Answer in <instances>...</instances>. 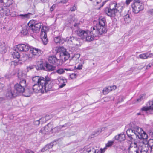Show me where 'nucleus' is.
<instances>
[{
    "label": "nucleus",
    "mask_w": 153,
    "mask_h": 153,
    "mask_svg": "<svg viewBox=\"0 0 153 153\" xmlns=\"http://www.w3.org/2000/svg\"><path fill=\"white\" fill-rule=\"evenodd\" d=\"M5 98L4 97H0V102L4 100Z\"/></svg>",
    "instance_id": "338daca9"
},
{
    "label": "nucleus",
    "mask_w": 153,
    "mask_h": 153,
    "mask_svg": "<svg viewBox=\"0 0 153 153\" xmlns=\"http://www.w3.org/2000/svg\"><path fill=\"white\" fill-rule=\"evenodd\" d=\"M53 145V143H50L46 145L41 150V152H43L52 147Z\"/></svg>",
    "instance_id": "cd10ccee"
},
{
    "label": "nucleus",
    "mask_w": 153,
    "mask_h": 153,
    "mask_svg": "<svg viewBox=\"0 0 153 153\" xmlns=\"http://www.w3.org/2000/svg\"><path fill=\"white\" fill-rule=\"evenodd\" d=\"M69 76L71 79L75 78L76 76V74L74 73H72L69 74Z\"/></svg>",
    "instance_id": "c03bdc74"
},
{
    "label": "nucleus",
    "mask_w": 153,
    "mask_h": 153,
    "mask_svg": "<svg viewBox=\"0 0 153 153\" xmlns=\"http://www.w3.org/2000/svg\"><path fill=\"white\" fill-rule=\"evenodd\" d=\"M42 25V23L40 22L36 23L34 20L30 21L27 24V25L29 28L35 33H38Z\"/></svg>",
    "instance_id": "20e7f679"
},
{
    "label": "nucleus",
    "mask_w": 153,
    "mask_h": 153,
    "mask_svg": "<svg viewBox=\"0 0 153 153\" xmlns=\"http://www.w3.org/2000/svg\"><path fill=\"white\" fill-rule=\"evenodd\" d=\"M68 0H61L60 1V2H59V3H63V4H65L66 3L67 1Z\"/></svg>",
    "instance_id": "bf43d9fd"
},
{
    "label": "nucleus",
    "mask_w": 153,
    "mask_h": 153,
    "mask_svg": "<svg viewBox=\"0 0 153 153\" xmlns=\"http://www.w3.org/2000/svg\"><path fill=\"white\" fill-rule=\"evenodd\" d=\"M107 2V1H104L103 2H102L101 5L100 6V7L99 8V9H100L101 7H102L104 4L106 3Z\"/></svg>",
    "instance_id": "4d7b16f0"
},
{
    "label": "nucleus",
    "mask_w": 153,
    "mask_h": 153,
    "mask_svg": "<svg viewBox=\"0 0 153 153\" xmlns=\"http://www.w3.org/2000/svg\"><path fill=\"white\" fill-rule=\"evenodd\" d=\"M149 143L150 146V152L153 151V139L149 140Z\"/></svg>",
    "instance_id": "58836bf2"
},
{
    "label": "nucleus",
    "mask_w": 153,
    "mask_h": 153,
    "mask_svg": "<svg viewBox=\"0 0 153 153\" xmlns=\"http://www.w3.org/2000/svg\"><path fill=\"white\" fill-rule=\"evenodd\" d=\"M131 7L133 9V12L136 14L137 13L144 8L143 4H133L131 5Z\"/></svg>",
    "instance_id": "9d476101"
},
{
    "label": "nucleus",
    "mask_w": 153,
    "mask_h": 153,
    "mask_svg": "<svg viewBox=\"0 0 153 153\" xmlns=\"http://www.w3.org/2000/svg\"><path fill=\"white\" fill-rule=\"evenodd\" d=\"M19 77L20 78V80L19 83H18V84L19 85L20 84L21 85L23 86L25 88L27 85L26 80L25 79H23L22 78H21L19 77Z\"/></svg>",
    "instance_id": "2f4dec72"
},
{
    "label": "nucleus",
    "mask_w": 153,
    "mask_h": 153,
    "mask_svg": "<svg viewBox=\"0 0 153 153\" xmlns=\"http://www.w3.org/2000/svg\"><path fill=\"white\" fill-rule=\"evenodd\" d=\"M32 80L34 82H37L38 84H43L44 83L45 85L51 83V79L48 76H45V77L36 76L33 78Z\"/></svg>",
    "instance_id": "39448f33"
},
{
    "label": "nucleus",
    "mask_w": 153,
    "mask_h": 153,
    "mask_svg": "<svg viewBox=\"0 0 153 153\" xmlns=\"http://www.w3.org/2000/svg\"><path fill=\"white\" fill-rule=\"evenodd\" d=\"M17 48L19 51L21 52H26L30 48L28 44H19L17 45Z\"/></svg>",
    "instance_id": "2eb2a0df"
},
{
    "label": "nucleus",
    "mask_w": 153,
    "mask_h": 153,
    "mask_svg": "<svg viewBox=\"0 0 153 153\" xmlns=\"http://www.w3.org/2000/svg\"><path fill=\"white\" fill-rule=\"evenodd\" d=\"M17 95L13 89H7L6 94V97L8 99H10L16 97Z\"/></svg>",
    "instance_id": "dca6fc26"
},
{
    "label": "nucleus",
    "mask_w": 153,
    "mask_h": 153,
    "mask_svg": "<svg viewBox=\"0 0 153 153\" xmlns=\"http://www.w3.org/2000/svg\"><path fill=\"white\" fill-rule=\"evenodd\" d=\"M2 48L3 50V51H2V53H5L7 51V49L6 47L4 46L2 47Z\"/></svg>",
    "instance_id": "864d4df0"
},
{
    "label": "nucleus",
    "mask_w": 153,
    "mask_h": 153,
    "mask_svg": "<svg viewBox=\"0 0 153 153\" xmlns=\"http://www.w3.org/2000/svg\"><path fill=\"white\" fill-rule=\"evenodd\" d=\"M41 119H40L39 120L34 121L33 122V124L34 125L36 126L39 125L40 124V120H41Z\"/></svg>",
    "instance_id": "de8ad7c7"
},
{
    "label": "nucleus",
    "mask_w": 153,
    "mask_h": 153,
    "mask_svg": "<svg viewBox=\"0 0 153 153\" xmlns=\"http://www.w3.org/2000/svg\"><path fill=\"white\" fill-rule=\"evenodd\" d=\"M139 57L140 58L142 59H145L147 58V53L140 54L139 55Z\"/></svg>",
    "instance_id": "a19ab883"
},
{
    "label": "nucleus",
    "mask_w": 153,
    "mask_h": 153,
    "mask_svg": "<svg viewBox=\"0 0 153 153\" xmlns=\"http://www.w3.org/2000/svg\"><path fill=\"white\" fill-rule=\"evenodd\" d=\"M106 24V19L105 18H100L98 19V23L96 26L91 28L90 32L93 37L97 36L99 34L102 35L107 31Z\"/></svg>",
    "instance_id": "f03ea898"
},
{
    "label": "nucleus",
    "mask_w": 153,
    "mask_h": 153,
    "mask_svg": "<svg viewBox=\"0 0 153 153\" xmlns=\"http://www.w3.org/2000/svg\"><path fill=\"white\" fill-rule=\"evenodd\" d=\"M140 153H148L147 152H146L145 151H143L142 150H140Z\"/></svg>",
    "instance_id": "774afa93"
},
{
    "label": "nucleus",
    "mask_w": 153,
    "mask_h": 153,
    "mask_svg": "<svg viewBox=\"0 0 153 153\" xmlns=\"http://www.w3.org/2000/svg\"><path fill=\"white\" fill-rule=\"evenodd\" d=\"M45 70L49 71L54 70L56 68L55 66L52 65L47 62H46V63L45 64Z\"/></svg>",
    "instance_id": "4be33fe9"
},
{
    "label": "nucleus",
    "mask_w": 153,
    "mask_h": 153,
    "mask_svg": "<svg viewBox=\"0 0 153 153\" xmlns=\"http://www.w3.org/2000/svg\"><path fill=\"white\" fill-rule=\"evenodd\" d=\"M25 88L23 86L21 85L20 84H18L17 83L15 85L14 89H13L17 96L19 94L24 93L25 91Z\"/></svg>",
    "instance_id": "ddd939ff"
},
{
    "label": "nucleus",
    "mask_w": 153,
    "mask_h": 153,
    "mask_svg": "<svg viewBox=\"0 0 153 153\" xmlns=\"http://www.w3.org/2000/svg\"><path fill=\"white\" fill-rule=\"evenodd\" d=\"M106 127H103L101 129H99L97 131L100 133L102 131H104Z\"/></svg>",
    "instance_id": "5fc2aeb1"
},
{
    "label": "nucleus",
    "mask_w": 153,
    "mask_h": 153,
    "mask_svg": "<svg viewBox=\"0 0 153 153\" xmlns=\"http://www.w3.org/2000/svg\"><path fill=\"white\" fill-rule=\"evenodd\" d=\"M147 144H143V145L142 146V148L141 150L148 152V151L149 150H150V146L149 143V140L147 142Z\"/></svg>",
    "instance_id": "bb28decb"
},
{
    "label": "nucleus",
    "mask_w": 153,
    "mask_h": 153,
    "mask_svg": "<svg viewBox=\"0 0 153 153\" xmlns=\"http://www.w3.org/2000/svg\"><path fill=\"white\" fill-rule=\"evenodd\" d=\"M82 39H78L76 37L75 38V39L73 42L74 45L77 46H80L81 43H82Z\"/></svg>",
    "instance_id": "c756f323"
},
{
    "label": "nucleus",
    "mask_w": 153,
    "mask_h": 153,
    "mask_svg": "<svg viewBox=\"0 0 153 153\" xmlns=\"http://www.w3.org/2000/svg\"><path fill=\"white\" fill-rule=\"evenodd\" d=\"M147 58L149 57H151L153 56V54L150 53L148 54V53H147Z\"/></svg>",
    "instance_id": "052dcab7"
},
{
    "label": "nucleus",
    "mask_w": 153,
    "mask_h": 153,
    "mask_svg": "<svg viewBox=\"0 0 153 153\" xmlns=\"http://www.w3.org/2000/svg\"><path fill=\"white\" fill-rule=\"evenodd\" d=\"M53 87L52 83L51 82L45 85L44 84H35L33 87V91L36 93H43L47 92L51 90Z\"/></svg>",
    "instance_id": "7ed1b4c3"
},
{
    "label": "nucleus",
    "mask_w": 153,
    "mask_h": 153,
    "mask_svg": "<svg viewBox=\"0 0 153 153\" xmlns=\"http://www.w3.org/2000/svg\"><path fill=\"white\" fill-rule=\"evenodd\" d=\"M25 94L24 95L25 97H29L31 94H32V91H30L29 89H25V91L24 92Z\"/></svg>",
    "instance_id": "4c0bfd02"
},
{
    "label": "nucleus",
    "mask_w": 153,
    "mask_h": 153,
    "mask_svg": "<svg viewBox=\"0 0 153 153\" xmlns=\"http://www.w3.org/2000/svg\"><path fill=\"white\" fill-rule=\"evenodd\" d=\"M34 68H36V66L35 65H29L28 66H27V71H28L30 70H32Z\"/></svg>",
    "instance_id": "79ce46f5"
},
{
    "label": "nucleus",
    "mask_w": 153,
    "mask_h": 153,
    "mask_svg": "<svg viewBox=\"0 0 153 153\" xmlns=\"http://www.w3.org/2000/svg\"><path fill=\"white\" fill-rule=\"evenodd\" d=\"M58 80L59 82H62L63 83L59 85V88H62L66 85V83L67 82V80L65 78L62 77H60L58 79Z\"/></svg>",
    "instance_id": "393cba45"
},
{
    "label": "nucleus",
    "mask_w": 153,
    "mask_h": 153,
    "mask_svg": "<svg viewBox=\"0 0 153 153\" xmlns=\"http://www.w3.org/2000/svg\"><path fill=\"white\" fill-rule=\"evenodd\" d=\"M124 19L126 23H128L131 20V18L130 17L129 14H127L124 16Z\"/></svg>",
    "instance_id": "f704fd0d"
},
{
    "label": "nucleus",
    "mask_w": 153,
    "mask_h": 153,
    "mask_svg": "<svg viewBox=\"0 0 153 153\" xmlns=\"http://www.w3.org/2000/svg\"><path fill=\"white\" fill-rule=\"evenodd\" d=\"M36 68L37 70H45V64L44 65L43 59H41L37 62L35 65Z\"/></svg>",
    "instance_id": "f3484780"
},
{
    "label": "nucleus",
    "mask_w": 153,
    "mask_h": 153,
    "mask_svg": "<svg viewBox=\"0 0 153 153\" xmlns=\"http://www.w3.org/2000/svg\"><path fill=\"white\" fill-rule=\"evenodd\" d=\"M82 65H78V67L76 68V69L79 70H81L82 69Z\"/></svg>",
    "instance_id": "e2e57ef3"
},
{
    "label": "nucleus",
    "mask_w": 153,
    "mask_h": 153,
    "mask_svg": "<svg viewBox=\"0 0 153 153\" xmlns=\"http://www.w3.org/2000/svg\"><path fill=\"white\" fill-rule=\"evenodd\" d=\"M114 7L111 8L110 7L109 8L107 7L105 9L106 14L111 18H114L116 15V14L118 10L116 8L117 4H114Z\"/></svg>",
    "instance_id": "0eeeda50"
},
{
    "label": "nucleus",
    "mask_w": 153,
    "mask_h": 153,
    "mask_svg": "<svg viewBox=\"0 0 153 153\" xmlns=\"http://www.w3.org/2000/svg\"><path fill=\"white\" fill-rule=\"evenodd\" d=\"M12 55L13 56V58L14 59H18L20 58V56L19 53L16 51L13 52L12 53Z\"/></svg>",
    "instance_id": "c9c22d12"
},
{
    "label": "nucleus",
    "mask_w": 153,
    "mask_h": 153,
    "mask_svg": "<svg viewBox=\"0 0 153 153\" xmlns=\"http://www.w3.org/2000/svg\"><path fill=\"white\" fill-rule=\"evenodd\" d=\"M86 151L85 153H96V150L94 149L93 147L86 146L84 149Z\"/></svg>",
    "instance_id": "a878e982"
},
{
    "label": "nucleus",
    "mask_w": 153,
    "mask_h": 153,
    "mask_svg": "<svg viewBox=\"0 0 153 153\" xmlns=\"http://www.w3.org/2000/svg\"><path fill=\"white\" fill-rule=\"evenodd\" d=\"M60 126H61V128L62 129L63 127L68 128L70 126V125L69 124V123H68L65 124L63 125H60Z\"/></svg>",
    "instance_id": "49530a36"
},
{
    "label": "nucleus",
    "mask_w": 153,
    "mask_h": 153,
    "mask_svg": "<svg viewBox=\"0 0 153 153\" xmlns=\"http://www.w3.org/2000/svg\"><path fill=\"white\" fill-rule=\"evenodd\" d=\"M55 4H53L50 8V11L51 12H52L53 10H54V9L55 8Z\"/></svg>",
    "instance_id": "3c124183"
},
{
    "label": "nucleus",
    "mask_w": 153,
    "mask_h": 153,
    "mask_svg": "<svg viewBox=\"0 0 153 153\" xmlns=\"http://www.w3.org/2000/svg\"><path fill=\"white\" fill-rule=\"evenodd\" d=\"M153 65V62L151 63H149L147 66L146 67V68L147 69H149Z\"/></svg>",
    "instance_id": "603ef678"
},
{
    "label": "nucleus",
    "mask_w": 153,
    "mask_h": 153,
    "mask_svg": "<svg viewBox=\"0 0 153 153\" xmlns=\"http://www.w3.org/2000/svg\"><path fill=\"white\" fill-rule=\"evenodd\" d=\"M116 88V86H108L104 88L102 91L104 94H106L113 89H115Z\"/></svg>",
    "instance_id": "b1692460"
},
{
    "label": "nucleus",
    "mask_w": 153,
    "mask_h": 153,
    "mask_svg": "<svg viewBox=\"0 0 153 153\" xmlns=\"http://www.w3.org/2000/svg\"><path fill=\"white\" fill-rule=\"evenodd\" d=\"M140 1L139 0H135L134 3V4H143L142 3H141Z\"/></svg>",
    "instance_id": "6e6d98bb"
},
{
    "label": "nucleus",
    "mask_w": 153,
    "mask_h": 153,
    "mask_svg": "<svg viewBox=\"0 0 153 153\" xmlns=\"http://www.w3.org/2000/svg\"><path fill=\"white\" fill-rule=\"evenodd\" d=\"M40 36L43 44L45 45H46L48 42V39L46 30L44 29L43 26L42 27L41 29Z\"/></svg>",
    "instance_id": "4468645a"
},
{
    "label": "nucleus",
    "mask_w": 153,
    "mask_h": 153,
    "mask_svg": "<svg viewBox=\"0 0 153 153\" xmlns=\"http://www.w3.org/2000/svg\"><path fill=\"white\" fill-rule=\"evenodd\" d=\"M60 125L54 128L53 127L52 128V133H58L62 129Z\"/></svg>",
    "instance_id": "72a5a7b5"
},
{
    "label": "nucleus",
    "mask_w": 153,
    "mask_h": 153,
    "mask_svg": "<svg viewBox=\"0 0 153 153\" xmlns=\"http://www.w3.org/2000/svg\"><path fill=\"white\" fill-rule=\"evenodd\" d=\"M143 96L141 95L140 97L139 98L137 99V101L138 102H140L143 99Z\"/></svg>",
    "instance_id": "13d9d810"
},
{
    "label": "nucleus",
    "mask_w": 153,
    "mask_h": 153,
    "mask_svg": "<svg viewBox=\"0 0 153 153\" xmlns=\"http://www.w3.org/2000/svg\"><path fill=\"white\" fill-rule=\"evenodd\" d=\"M80 57V54H77L76 55H74V57H76V58H79Z\"/></svg>",
    "instance_id": "69168bd1"
},
{
    "label": "nucleus",
    "mask_w": 153,
    "mask_h": 153,
    "mask_svg": "<svg viewBox=\"0 0 153 153\" xmlns=\"http://www.w3.org/2000/svg\"><path fill=\"white\" fill-rule=\"evenodd\" d=\"M148 13L151 14H153V9H151L148 11Z\"/></svg>",
    "instance_id": "0e129e2a"
},
{
    "label": "nucleus",
    "mask_w": 153,
    "mask_h": 153,
    "mask_svg": "<svg viewBox=\"0 0 153 153\" xmlns=\"http://www.w3.org/2000/svg\"><path fill=\"white\" fill-rule=\"evenodd\" d=\"M77 9L76 5L74 4L72 7H70V10L71 11H74Z\"/></svg>",
    "instance_id": "a18cd8bd"
},
{
    "label": "nucleus",
    "mask_w": 153,
    "mask_h": 153,
    "mask_svg": "<svg viewBox=\"0 0 153 153\" xmlns=\"http://www.w3.org/2000/svg\"><path fill=\"white\" fill-rule=\"evenodd\" d=\"M30 52L33 55H39L41 53V51L40 50L34 48H31L30 47Z\"/></svg>",
    "instance_id": "6ab92c4d"
},
{
    "label": "nucleus",
    "mask_w": 153,
    "mask_h": 153,
    "mask_svg": "<svg viewBox=\"0 0 153 153\" xmlns=\"http://www.w3.org/2000/svg\"><path fill=\"white\" fill-rule=\"evenodd\" d=\"M6 1V0H0V3L1 4V5L5 6V2Z\"/></svg>",
    "instance_id": "8fccbe9b"
},
{
    "label": "nucleus",
    "mask_w": 153,
    "mask_h": 153,
    "mask_svg": "<svg viewBox=\"0 0 153 153\" xmlns=\"http://www.w3.org/2000/svg\"><path fill=\"white\" fill-rule=\"evenodd\" d=\"M94 37L89 31H87L86 35H85L84 39L85 40L87 41L91 42L94 40Z\"/></svg>",
    "instance_id": "5701e85b"
},
{
    "label": "nucleus",
    "mask_w": 153,
    "mask_h": 153,
    "mask_svg": "<svg viewBox=\"0 0 153 153\" xmlns=\"http://www.w3.org/2000/svg\"><path fill=\"white\" fill-rule=\"evenodd\" d=\"M59 51L58 54L59 55L60 59L64 61L68 60L70 57V54L67 52L66 49L63 47H61L59 49Z\"/></svg>",
    "instance_id": "423d86ee"
},
{
    "label": "nucleus",
    "mask_w": 153,
    "mask_h": 153,
    "mask_svg": "<svg viewBox=\"0 0 153 153\" xmlns=\"http://www.w3.org/2000/svg\"><path fill=\"white\" fill-rule=\"evenodd\" d=\"M48 61L51 64L55 65H61L62 64V61L60 59L57 58L56 56H53L48 58Z\"/></svg>",
    "instance_id": "1a4fd4ad"
},
{
    "label": "nucleus",
    "mask_w": 153,
    "mask_h": 153,
    "mask_svg": "<svg viewBox=\"0 0 153 153\" xmlns=\"http://www.w3.org/2000/svg\"><path fill=\"white\" fill-rule=\"evenodd\" d=\"M114 138L115 140H118L119 141L122 142L125 140V135L124 133H122L116 136Z\"/></svg>",
    "instance_id": "aec40b11"
},
{
    "label": "nucleus",
    "mask_w": 153,
    "mask_h": 153,
    "mask_svg": "<svg viewBox=\"0 0 153 153\" xmlns=\"http://www.w3.org/2000/svg\"><path fill=\"white\" fill-rule=\"evenodd\" d=\"M75 38L76 37H71L70 38L68 39V40L69 42H71L73 44V42L74 40L75 39Z\"/></svg>",
    "instance_id": "09e8293b"
},
{
    "label": "nucleus",
    "mask_w": 153,
    "mask_h": 153,
    "mask_svg": "<svg viewBox=\"0 0 153 153\" xmlns=\"http://www.w3.org/2000/svg\"><path fill=\"white\" fill-rule=\"evenodd\" d=\"M131 1L132 0H126V3L127 5H128Z\"/></svg>",
    "instance_id": "680f3d73"
},
{
    "label": "nucleus",
    "mask_w": 153,
    "mask_h": 153,
    "mask_svg": "<svg viewBox=\"0 0 153 153\" xmlns=\"http://www.w3.org/2000/svg\"><path fill=\"white\" fill-rule=\"evenodd\" d=\"M114 142L112 141H108V143L106 144V147H105L103 149L101 150V153H103L105 149H106V147H110L114 143Z\"/></svg>",
    "instance_id": "7c9ffc66"
},
{
    "label": "nucleus",
    "mask_w": 153,
    "mask_h": 153,
    "mask_svg": "<svg viewBox=\"0 0 153 153\" xmlns=\"http://www.w3.org/2000/svg\"><path fill=\"white\" fill-rule=\"evenodd\" d=\"M30 14V13H28V14H20L19 16L21 17L22 19H24L25 18H28L29 17V15Z\"/></svg>",
    "instance_id": "ea45409f"
},
{
    "label": "nucleus",
    "mask_w": 153,
    "mask_h": 153,
    "mask_svg": "<svg viewBox=\"0 0 153 153\" xmlns=\"http://www.w3.org/2000/svg\"><path fill=\"white\" fill-rule=\"evenodd\" d=\"M53 127V123H49L44 127L42 128L39 132L44 134H50L52 133V128Z\"/></svg>",
    "instance_id": "6e6552de"
},
{
    "label": "nucleus",
    "mask_w": 153,
    "mask_h": 153,
    "mask_svg": "<svg viewBox=\"0 0 153 153\" xmlns=\"http://www.w3.org/2000/svg\"><path fill=\"white\" fill-rule=\"evenodd\" d=\"M126 134L129 141H131L135 137L140 139H146L148 135L142 128L137 126L135 127L133 129H128L126 131Z\"/></svg>",
    "instance_id": "f257e3e1"
},
{
    "label": "nucleus",
    "mask_w": 153,
    "mask_h": 153,
    "mask_svg": "<svg viewBox=\"0 0 153 153\" xmlns=\"http://www.w3.org/2000/svg\"><path fill=\"white\" fill-rule=\"evenodd\" d=\"M54 41L56 44L59 43L60 44H62L64 40L63 39H61L60 36H57L54 38Z\"/></svg>",
    "instance_id": "c85d7f7f"
},
{
    "label": "nucleus",
    "mask_w": 153,
    "mask_h": 153,
    "mask_svg": "<svg viewBox=\"0 0 153 153\" xmlns=\"http://www.w3.org/2000/svg\"><path fill=\"white\" fill-rule=\"evenodd\" d=\"M14 2L13 0H6L5 2V6L9 7L12 5Z\"/></svg>",
    "instance_id": "e433bc0d"
},
{
    "label": "nucleus",
    "mask_w": 153,
    "mask_h": 153,
    "mask_svg": "<svg viewBox=\"0 0 153 153\" xmlns=\"http://www.w3.org/2000/svg\"><path fill=\"white\" fill-rule=\"evenodd\" d=\"M21 33L23 35H25L28 33V30L27 28L23 29L21 31Z\"/></svg>",
    "instance_id": "37998d69"
},
{
    "label": "nucleus",
    "mask_w": 153,
    "mask_h": 153,
    "mask_svg": "<svg viewBox=\"0 0 153 153\" xmlns=\"http://www.w3.org/2000/svg\"><path fill=\"white\" fill-rule=\"evenodd\" d=\"M70 69L62 68H60L57 69L55 73H56L59 74H63L65 72V70H70Z\"/></svg>",
    "instance_id": "473e14b6"
},
{
    "label": "nucleus",
    "mask_w": 153,
    "mask_h": 153,
    "mask_svg": "<svg viewBox=\"0 0 153 153\" xmlns=\"http://www.w3.org/2000/svg\"><path fill=\"white\" fill-rule=\"evenodd\" d=\"M0 13H3L7 16L10 15L12 16H17L16 13L15 12H13V13H11L9 9L5 7H0Z\"/></svg>",
    "instance_id": "f8f14e48"
},
{
    "label": "nucleus",
    "mask_w": 153,
    "mask_h": 153,
    "mask_svg": "<svg viewBox=\"0 0 153 153\" xmlns=\"http://www.w3.org/2000/svg\"><path fill=\"white\" fill-rule=\"evenodd\" d=\"M147 105V107H144L142 108V111H147L150 110H153V100L149 102Z\"/></svg>",
    "instance_id": "a211bd4d"
},
{
    "label": "nucleus",
    "mask_w": 153,
    "mask_h": 153,
    "mask_svg": "<svg viewBox=\"0 0 153 153\" xmlns=\"http://www.w3.org/2000/svg\"><path fill=\"white\" fill-rule=\"evenodd\" d=\"M87 31L83 30L81 29H79L77 31V34L78 36L81 37V39H84L86 35Z\"/></svg>",
    "instance_id": "412c9836"
},
{
    "label": "nucleus",
    "mask_w": 153,
    "mask_h": 153,
    "mask_svg": "<svg viewBox=\"0 0 153 153\" xmlns=\"http://www.w3.org/2000/svg\"><path fill=\"white\" fill-rule=\"evenodd\" d=\"M132 145L134 146H130L128 149L129 153H139L140 147L138 146L137 143L134 142Z\"/></svg>",
    "instance_id": "9b49d317"
}]
</instances>
